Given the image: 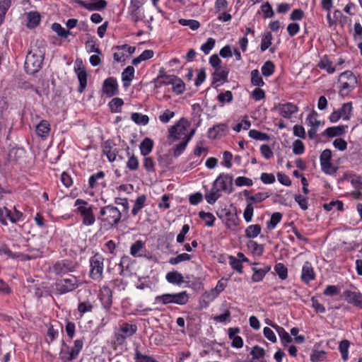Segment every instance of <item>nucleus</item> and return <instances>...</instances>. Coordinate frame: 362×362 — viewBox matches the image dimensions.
I'll use <instances>...</instances> for the list:
<instances>
[{
    "label": "nucleus",
    "mask_w": 362,
    "mask_h": 362,
    "mask_svg": "<svg viewBox=\"0 0 362 362\" xmlns=\"http://www.w3.org/2000/svg\"><path fill=\"white\" fill-rule=\"evenodd\" d=\"M45 54V47L42 41H37L31 45L25 62V71L29 74L38 72L42 67Z\"/></svg>",
    "instance_id": "obj_1"
},
{
    "label": "nucleus",
    "mask_w": 362,
    "mask_h": 362,
    "mask_svg": "<svg viewBox=\"0 0 362 362\" xmlns=\"http://www.w3.org/2000/svg\"><path fill=\"white\" fill-rule=\"evenodd\" d=\"M103 227L108 230L117 224L121 219V212L113 206L108 205L100 209L98 216Z\"/></svg>",
    "instance_id": "obj_2"
},
{
    "label": "nucleus",
    "mask_w": 362,
    "mask_h": 362,
    "mask_svg": "<svg viewBox=\"0 0 362 362\" xmlns=\"http://www.w3.org/2000/svg\"><path fill=\"white\" fill-rule=\"evenodd\" d=\"M189 300V294L187 291L179 293H166L155 297V303L163 305L168 304H176L178 305H186Z\"/></svg>",
    "instance_id": "obj_3"
},
{
    "label": "nucleus",
    "mask_w": 362,
    "mask_h": 362,
    "mask_svg": "<svg viewBox=\"0 0 362 362\" xmlns=\"http://www.w3.org/2000/svg\"><path fill=\"white\" fill-rule=\"evenodd\" d=\"M233 177L229 174H221L214 182V185L221 191H224L228 194L233 192Z\"/></svg>",
    "instance_id": "obj_4"
},
{
    "label": "nucleus",
    "mask_w": 362,
    "mask_h": 362,
    "mask_svg": "<svg viewBox=\"0 0 362 362\" xmlns=\"http://www.w3.org/2000/svg\"><path fill=\"white\" fill-rule=\"evenodd\" d=\"M88 205V202L81 199L75 202V206H77L76 211L83 218V224L85 226L90 225V206Z\"/></svg>",
    "instance_id": "obj_5"
},
{
    "label": "nucleus",
    "mask_w": 362,
    "mask_h": 362,
    "mask_svg": "<svg viewBox=\"0 0 362 362\" xmlns=\"http://www.w3.org/2000/svg\"><path fill=\"white\" fill-rule=\"evenodd\" d=\"M83 341L77 339L74 341V346L70 351L62 350L59 353V358L62 362H67L76 358L83 348Z\"/></svg>",
    "instance_id": "obj_6"
},
{
    "label": "nucleus",
    "mask_w": 362,
    "mask_h": 362,
    "mask_svg": "<svg viewBox=\"0 0 362 362\" xmlns=\"http://www.w3.org/2000/svg\"><path fill=\"white\" fill-rule=\"evenodd\" d=\"M75 278L64 279L57 281L54 284V290L58 294H64L73 291L76 287Z\"/></svg>",
    "instance_id": "obj_7"
},
{
    "label": "nucleus",
    "mask_w": 362,
    "mask_h": 362,
    "mask_svg": "<svg viewBox=\"0 0 362 362\" xmlns=\"http://www.w3.org/2000/svg\"><path fill=\"white\" fill-rule=\"evenodd\" d=\"M187 125V121L182 118L175 125L169 129V136L173 137L174 140L180 139L182 136L185 137Z\"/></svg>",
    "instance_id": "obj_8"
},
{
    "label": "nucleus",
    "mask_w": 362,
    "mask_h": 362,
    "mask_svg": "<svg viewBox=\"0 0 362 362\" xmlns=\"http://www.w3.org/2000/svg\"><path fill=\"white\" fill-rule=\"evenodd\" d=\"M98 299L105 309H109L112 303V293L111 289L105 285L100 288L98 291Z\"/></svg>",
    "instance_id": "obj_9"
},
{
    "label": "nucleus",
    "mask_w": 362,
    "mask_h": 362,
    "mask_svg": "<svg viewBox=\"0 0 362 362\" xmlns=\"http://www.w3.org/2000/svg\"><path fill=\"white\" fill-rule=\"evenodd\" d=\"M74 70L79 81L78 91L82 93L87 84V74L81 59H77L76 60Z\"/></svg>",
    "instance_id": "obj_10"
},
{
    "label": "nucleus",
    "mask_w": 362,
    "mask_h": 362,
    "mask_svg": "<svg viewBox=\"0 0 362 362\" xmlns=\"http://www.w3.org/2000/svg\"><path fill=\"white\" fill-rule=\"evenodd\" d=\"M317 112L313 110L306 119L308 124L310 127V129L308 132V136L310 139L315 138L319 126L324 124V122L317 119Z\"/></svg>",
    "instance_id": "obj_11"
},
{
    "label": "nucleus",
    "mask_w": 362,
    "mask_h": 362,
    "mask_svg": "<svg viewBox=\"0 0 362 362\" xmlns=\"http://www.w3.org/2000/svg\"><path fill=\"white\" fill-rule=\"evenodd\" d=\"M23 214L14 207V212L8 210L6 207L0 208V221L4 225H7L6 218H8L12 223H16L21 219Z\"/></svg>",
    "instance_id": "obj_12"
},
{
    "label": "nucleus",
    "mask_w": 362,
    "mask_h": 362,
    "mask_svg": "<svg viewBox=\"0 0 362 362\" xmlns=\"http://www.w3.org/2000/svg\"><path fill=\"white\" fill-rule=\"evenodd\" d=\"M75 264L69 260L57 262L52 267V271L57 275H64L69 272L74 271Z\"/></svg>",
    "instance_id": "obj_13"
},
{
    "label": "nucleus",
    "mask_w": 362,
    "mask_h": 362,
    "mask_svg": "<svg viewBox=\"0 0 362 362\" xmlns=\"http://www.w3.org/2000/svg\"><path fill=\"white\" fill-rule=\"evenodd\" d=\"M343 296L348 303L362 309V293L361 292L346 290L344 291Z\"/></svg>",
    "instance_id": "obj_14"
},
{
    "label": "nucleus",
    "mask_w": 362,
    "mask_h": 362,
    "mask_svg": "<svg viewBox=\"0 0 362 362\" xmlns=\"http://www.w3.org/2000/svg\"><path fill=\"white\" fill-rule=\"evenodd\" d=\"M92 259V279H99L103 276V259L99 258L96 254Z\"/></svg>",
    "instance_id": "obj_15"
},
{
    "label": "nucleus",
    "mask_w": 362,
    "mask_h": 362,
    "mask_svg": "<svg viewBox=\"0 0 362 362\" xmlns=\"http://www.w3.org/2000/svg\"><path fill=\"white\" fill-rule=\"evenodd\" d=\"M103 92L110 97L117 94L118 86L117 80L115 78L110 77L105 80L103 83Z\"/></svg>",
    "instance_id": "obj_16"
},
{
    "label": "nucleus",
    "mask_w": 362,
    "mask_h": 362,
    "mask_svg": "<svg viewBox=\"0 0 362 362\" xmlns=\"http://www.w3.org/2000/svg\"><path fill=\"white\" fill-rule=\"evenodd\" d=\"M240 332V329L239 327H230L228 330V337L231 342V346L237 349L242 348L243 346V340L237 334Z\"/></svg>",
    "instance_id": "obj_17"
},
{
    "label": "nucleus",
    "mask_w": 362,
    "mask_h": 362,
    "mask_svg": "<svg viewBox=\"0 0 362 362\" xmlns=\"http://www.w3.org/2000/svg\"><path fill=\"white\" fill-rule=\"evenodd\" d=\"M279 114L284 118H291L292 115L297 112L298 108L297 105L291 103H286L285 104L279 105L278 107Z\"/></svg>",
    "instance_id": "obj_18"
},
{
    "label": "nucleus",
    "mask_w": 362,
    "mask_h": 362,
    "mask_svg": "<svg viewBox=\"0 0 362 362\" xmlns=\"http://www.w3.org/2000/svg\"><path fill=\"white\" fill-rule=\"evenodd\" d=\"M227 130L228 127L226 124H218L208 130V137L209 139H215L218 136H224L226 134Z\"/></svg>",
    "instance_id": "obj_19"
},
{
    "label": "nucleus",
    "mask_w": 362,
    "mask_h": 362,
    "mask_svg": "<svg viewBox=\"0 0 362 362\" xmlns=\"http://www.w3.org/2000/svg\"><path fill=\"white\" fill-rule=\"evenodd\" d=\"M243 193L246 198L247 202L251 204L252 205H253L255 203L261 202L270 196L267 192H257L254 195H251L250 192L247 189H245Z\"/></svg>",
    "instance_id": "obj_20"
},
{
    "label": "nucleus",
    "mask_w": 362,
    "mask_h": 362,
    "mask_svg": "<svg viewBox=\"0 0 362 362\" xmlns=\"http://www.w3.org/2000/svg\"><path fill=\"white\" fill-rule=\"evenodd\" d=\"M350 79L351 80H348V81H338V82L341 84L339 87V93L341 95H346L349 94L356 87L358 83L357 79H354L352 77H351Z\"/></svg>",
    "instance_id": "obj_21"
},
{
    "label": "nucleus",
    "mask_w": 362,
    "mask_h": 362,
    "mask_svg": "<svg viewBox=\"0 0 362 362\" xmlns=\"http://www.w3.org/2000/svg\"><path fill=\"white\" fill-rule=\"evenodd\" d=\"M315 279V272L311 263L305 262L302 268L301 279L308 283Z\"/></svg>",
    "instance_id": "obj_22"
},
{
    "label": "nucleus",
    "mask_w": 362,
    "mask_h": 362,
    "mask_svg": "<svg viewBox=\"0 0 362 362\" xmlns=\"http://www.w3.org/2000/svg\"><path fill=\"white\" fill-rule=\"evenodd\" d=\"M228 73L229 70L226 67L216 69L214 72L212 74V83H216L220 81L227 82Z\"/></svg>",
    "instance_id": "obj_23"
},
{
    "label": "nucleus",
    "mask_w": 362,
    "mask_h": 362,
    "mask_svg": "<svg viewBox=\"0 0 362 362\" xmlns=\"http://www.w3.org/2000/svg\"><path fill=\"white\" fill-rule=\"evenodd\" d=\"M103 151L110 162H113L116 160L118 151L116 147L112 146L110 141H107L105 142Z\"/></svg>",
    "instance_id": "obj_24"
},
{
    "label": "nucleus",
    "mask_w": 362,
    "mask_h": 362,
    "mask_svg": "<svg viewBox=\"0 0 362 362\" xmlns=\"http://www.w3.org/2000/svg\"><path fill=\"white\" fill-rule=\"evenodd\" d=\"M4 255H5L6 258H13L21 261L30 260L34 258V257L24 255L20 252H13L12 250H0V256Z\"/></svg>",
    "instance_id": "obj_25"
},
{
    "label": "nucleus",
    "mask_w": 362,
    "mask_h": 362,
    "mask_svg": "<svg viewBox=\"0 0 362 362\" xmlns=\"http://www.w3.org/2000/svg\"><path fill=\"white\" fill-rule=\"evenodd\" d=\"M253 274L252 276V280L254 282H259L262 281L267 273H268L270 269V266H264L263 268L258 269L257 267H252Z\"/></svg>",
    "instance_id": "obj_26"
},
{
    "label": "nucleus",
    "mask_w": 362,
    "mask_h": 362,
    "mask_svg": "<svg viewBox=\"0 0 362 362\" xmlns=\"http://www.w3.org/2000/svg\"><path fill=\"white\" fill-rule=\"evenodd\" d=\"M134 76V68L128 66L122 73V79L124 88H128Z\"/></svg>",
    "instance_id": "obj_27"
},
{
    "label": "nucleus",
    "mask_w": 362,
    "mask_h": 362,
    "mask_svg": "<svg viewBox=\"0 0 362 362\" xmlns=\"http://www.w3.org/2000/svg\"><path fill=\"white\" fill-rule=\"evenodd\" d=\"M165 279L168 283L174 285H181L184 282L182 274L177 271L168 272Z\"/></svg>",
    "instance_id": "obj_28"
},
{
    "label": "nucleus",
    "mask_w": 362,
    "mask_h": 362,
    "mask_svg": "<svg viewBox=\"0 0 362 362\" xmlns=\"http://www.w3.org/2000/svg\"><path fill=\"white\" fill-rule=\"evenodd\" d=\"M346 128L347 126L344 125L328 127L322 133V135H327L328 137L341 136L344 134Z\"/></svg>",
    "instance_id": "obj_29"
},
{
    "label": "nucleus",
    "mask_w": 362,
    "mask_h": 362,
    "mask_svg": "<svg viewBox=\"0 0 362 362\" xmlns=\"http://www.w3.org/2000/svg\"><path fill=\"white\" fill-rule=\"evenodd\" d=\"M221 196L220 189L213 184L210 192L205 194V199L209 204H214Z\"/></svg>",
    "instance_id": "obj_30"
},
{
    "label": "nucleus",
    "mask_w": 362,
    "mask_h": 362,
    "mask_svg": "<svg viewBox=\"0 0 362 362\" xmlns=\"http://www.w3.org/2000/svg\"><path fill=\"white\" fill-rule=\"evenodd\" d=\"M272 327L276 329L277 332L281 343L284 346L287 344L291 343L293 341V339L290 337L288 333L284 329V328L277 325H272Z\"/></svg>",
    "instance_id": "obj_31"
},
{
    "label": "nucleus",
    "mask_w": 362,
    "mask_h": 362,
    "mask_svg": "<svg viewBox=\"0 0 362 362\" xmlns=\"http://www.w3.org/2000/svg\"><path fill=\"white\" fill-rule=\"evenodd\" d=\"M153 147V141L149 138H145L139 146L141 155L146 156L151 152Z\"/></svg>",
    "instance_id": "obj_32"
},
{
    "label": "nucleus",
    "mask_w": 362,
    "mask_h": 362,
    "mask_svg": "<svg viewBox=\"0 0 362 362\" xmlns=\"http://www.w3.org/2000/svg\"><path fill=\"white\" fill-rule=\"evenodd\" d=\"M49 131V124L46 120H42L36 127L37 134L42 138L46 137Z\"/></svg>",
    "instance_id": "obj_33"
},
{
    "label": "nucleus",
    "mask_w": 362,
    "mask_h": 362,
    "mask_svg": "<svg viewBox=\"0 0 362 362\" xmlns=\"http://www.w3.org/2000/svg\"><path fill=\"white\" fill-rule=\"evenodd\" d=\"M140 7L141 6H130L129 7L130 17L134 23L142 21L144 18V15L141 12Z\"/></svg>",
    "instance_id": "obj_34"
},
{
    "label": "nucleus",
    "mask_w": 362,
    "mask_h": 362,
    "mask_svg": "<svg viewBox=\"0 0 362 362\" xmlns=\"http://www.w3.org/2000/svg\"><path fill=\"white\" fill-rule=\"evenodd\" d=\"M27 27L34 28L40 23V16L37 12H30L27 15Z\"/></svg>",
    "instance_id": "obj_35"
},
{
    "label": "nucleus",
    "mask_w": 362,
    "mask_h": 362,
    "mask_svg": "<svg viewBox=\"0 0 362 362\" xmlns=\"http://www.w3.org/2000/svg\"><path fill=\"white\" fill-rule=\"evenodd\" d=\"M146 202V197L144 194L136 198L132 209V214L133 216H136L139 214L141 209L144 206Z\"/></svg>",
    "instance_id": "obj_36"
},
{
    "label": "nucleus",
    "mask_w": 362,
    "mask_h": 362,
    "mask_svg": "<svg viewBox=\"0 0 362 362\" xmlns=\"http://www.w3.org/2000/svg\"><path fill=\"white\" fill-rule=\"evenodd\" d=\"M321 69H325L328 74H333L335 71V67L332 66L331 61L327 57H323L317 64Z\"/></svg>",
    "instance_id": "obj_37"
},
{
    "label": "nucleus",
    "mask_w": 362,
    "mask_h": 362,
    "mask_svg": "<svg viewBox=\"0 0 362 362\" xmlns=\"http://www.w3.org/2000/svg\"><path fill=\"white\" fill-rule=\"evenodd\" d=\"M274 269L281 280H285L287 279L288 269L283 263H276Z\"/></svg>",
    "instance_id": "obj_38"
},
{
    "label": "nucleus",
    "mask_w": 362,
    "mask_h": 362,
    "mask_svg": "<svg viewBox=\"0 0 362 362\" xmlns=\"http://www.w3.org/2000/svg\"><path fill=\"white\" fill-rule=\"evenodd\" d=\"M119 330L125 334L126 337H129L136 332L137 327L136 325L124 323Z\"/></svg>",
    "instance_id": "obj_39"
},
{
    "label": "nucleus",
    "mask_w": 362,
    "mask_h": 362,
    "mask_svg": "<svg viewBox=\"0 0 362 362\" xmlns=\"http://www.w3.org/2000/svg\"><path fill=\"white\" fill-rule=\"evenodd\" d=\"M251 83L258 87H262L264 85V82L258 69H254L251 71Z\"/></svg>",
    "instance_id": "obj_40"
},
{
    "label": "nucleus",
    "mask_w": 362,
    "mask_h": 362,
    "mask_svg": "<svg viewBox=\"0 0 362 362\" xmlns=\"http://www.w3.org/2000/svg\"><path fill=\"white\" fill-rule=\"evenodd\" d=\"M350 346V342L346 340H342L339 345V349L341 355V358L346 361L349 358V348Z\"/></svg>",
    "instance_id": "obj_41"
},
{
    "label": "nucleus",
    "mask_w": 362,
    "mask_h": 362,
    "mask_svg": "<svg viewBox=\"0 0 362 362\" xmlns=\"http://www.w3.org/2000/svg\"><path fill=\"white\" fill-rule=\"evenodd\" d=\"M261 228L259 224L250 225L245 230V235L247 238H254L260 233Z\"/></svg>",
    "instance_id": "obj_42"
},
{
    "label": "nucleus",
    "mask_w": 362,
    "mask_h": 362,
    "mask_svg": "<svg viewBox=\"0 0 362 362\" xmlns=\"http://www.w3.org/2000/svg\"><path fill=\"white\" fill-rule=\"evenodd\" d=\"M340 113L341 117L344 120H349L351 117V113L352 110V104L351 103H344L342 107L338 110Z\"/></svg>",
    "instance_id": "obj_43"
},
{
    "label": "nucleus",
    "mask_w": 362,
    "mask_h": 362,
    "mask_svg": "<svg viewBox=\"0 0 362 362\" xmlns=\"http://www.w3.org/2000/svg\"><path fill=\"white\" fill-rule=\"evenodd\" d=\"M131 118L136 124L141 125H146L149 121V118L147 115L138 112L132 113Z\"/></svg>",
    "instance_id": "obj_44"
},
{
    "label": "nucleus",
    "mask_w": 362,
    "mask_h": 362,
    "mask_svg": "<svg viewBox=\"0 0 362 362\" xmlns=\"http://www.w3.org/2000/svg\"><path fill=\"white\" fill-rule=\"evenodd\" d=\"M52 29L54 31L58 36L60 37L66 38L69 35L71 34L69 30H65L64 28L61 26L60 24L54 23L52 25Z\"/></svg>",
    "instance_id": "obj_45"
},
{
    "label": "nucleus",
    "mask_w": 362,
    "mask_h": 362,
    "mask_svg": "<svg viewBox=\"0 0 362 362\" xmlns=\"http://www.w3.org/2000/svg\"><path fill=\"white\" fill-rule=\"evenodd\" d=\"M282 214L280 212L274 213L270 218V221L267 223V227L269 230L274 229L276 225L281 221Z\"/></svg>",
    "instance_id": "obj_46"
},
{
    "label": "nucleus",
    "mask_w": 362,
    "mask_h": 362,
    "mask_svg": "<svg viewBox=\"0 0 362 362\" xmlns=\"http://www.w3.org/2000/svg\"><path fill=\"white\" fill-rule=\"evenodd\" d=\"M186 282L187 286L195 291H199L204 289V285L200 278H193L192 280H188Z\"/></svg>",
    "instance_id": "obj_47"
},
{
    "label": "nucleus",
    "mask_w": 362,
    "mask_h": 362,
    "mask_svg": "<svg viewBox=\"0 0 362 362\" xmlns=\"http://www.w3.org/2000/svg\"><path fill=\"white\" fill-rule=\"evenodd\" d=\"M174 80H176V76L173 75L160 74L157 78V83L159 86L163 85H168L174 83Z\"/></svg>",
    "instance_id": "obj_48"
},
{
    "label": "nucleus",
    "mask_w": 362,
    "mask_h": 362,
    "mask_svg": "<svg viewBox=\"0 0 362 362\" xmlns=\"http://www.w3.org/2000/svg\"><path fill=\"white\" fill-rule=\"evenodd\" d=\"M123 100L119 98H115L109 103V107L112 112H121V107L123 105Z\"/></svg>",
    "instance_id": "obj_49"
},
{
    "label": "nucleus",
    "mask_w": 362,
    "mask_h": 362,
    "mask_svg": "<svg viewBox=\"0 0 362 362\" xmlns=\"http://www.w3.org/2000/svg\"><path fill=\"white\" fill-rule=\"evenodd\" d=\"M152 282L148 276L140 277L136 284V287L140 290H144L146 288L151 289Z\"/></svg>",
    "instance_id": "obj_50"
},
{
    "label": "nucleus",
    "mask_w": 362,
    "mask_h": 362,
    "mask_svg": "<svg viewBox=\"0 0 362 362\" xmlns=\"http://www.w3.org/2000/svg\"><path fill=\"white\" fill-rule=\"evenodd\" d=\"M219 295L213 288L208 292H205L202 295V300L205 302L204 307H207L209 303L216 299Z\"/></svg>",
    "instance_id": "obj_51"
},
{
    "label": "nucleus",
    "mask_w": 362,
    "mask_h": 362,
    "mask_svg": "<svg viewBox=\"0 0 362 362\" xmlns=\"http://www.w3.org/2000/svg\"><path fill=\"white\" fill-rule=\"evenodd\" d=\"M191 258H192V255H190L187 253H182V254L178 255L177 256H176L175 257H171L169 259L168 262L170 264L175 265L182 262L189 261L191 259Z\"/></svg>",
    "instance_id": "obj_52"
},
{
    "label": "nucleus",
    "mask_w": 362,
    "mask_h": 362,
    "mask_svg": "<svg viewBox=\"0 0 362 362\" xmlns=\"http://www.w3.org/2000/svg\"><path fill=\"white\" fill-rule=\"evenodd\" d=\"M199 218L205 221V224L207 226H212L216 219L214 216L209 212L200 211L199 213Z\"/></svg>",
    "instance_id": "obj_53"
},
{
    "label": "nucleus",
    "mask_w": 362,
    "mask_h": 362,
    "mask_svg": "<svg viewBox=\"0 0 362 362\" xmlns=\"http://www.w3.org/2000/svg\"><path fill=\"white\" fill-rule=\"evenodd\" d=\"M275 70V66L271 61H267L262 66V73L264 76H270Z\"/></svg>",
    "instance_id": "obj_54"
},
{
    "label": "nucleus",
    "mask_w": 362,
    "mask_h": 362,
    "mask_svg": "<svg viewBox=\"0 0 362 362\" xmlns=\"http://www.w3.org/2000/svg\"><path fill=\"white\" fill-rule=\"evenodd\" d=\"M272 35L270 32L265 33L262 39L260 49L262 52L267 50L272 45Z\"/></svg>",
    "instance_id": "obj_55"
},
{
    "label": "nucleus",
    "mask_w": 362,
    "mask_h": 362,
    "mask_svg": "<svg viewBox=\"0 0 362 362\" xmlns=\"http://www.w3.org/2000/svg\"><path fill=\"white\" fill-rule=\"evenodd\" d=\"M11 6V0H0V25L3 23L6 11Z\"/></svg>",
    "instance_id": "obj_56"
},
{
    "label": "nucleus",
    "mask_w": 362,
    "mask_h": 362,
    "mask_svg": "<svg viewBox=\"0 0 362 362\" xmlns=\"http://www.w3.org/2000/svg\"><path fill=\"white\" fill-rule=\"evenodd\" d=\"M249 136L254 139L259 140V141H267L269 139V136L268 134H267L265 133H262L256 129H251L249 132Z\"/></svg>",
    "instance_id": "obj_57"
},
{
    "label": "nucleus",
    "mask_w": 362,
    "mask_h": 362,
    "mask_svg": "<svg viewBox=\"0 0 362 362\" xmlns=\"http://www.w3.org/2000/svg\"><path fill=\"white\" fill-rule=\"evenodd\" d=\"M340 289L338 286L336 285H328L326 286L323 291V295L325 296H334L339 295Z\"/></svg>",
    "instance_id": "obj_58"
},
{
    "label": "nucleus",
    "mask_w": 362,
    "mask_h": 362,
    "mask_svg": "<svg viewBox=\"0 0 362 362\" xmlns=\"http://www.w3.org/2000/svg\"><path fill=\"white\" fill-rule=\"evenodd\" d=\"M322 170L327 175H334L337 168L334 167L331 161L320 163Z\"/></svg>",
    "instance_id": "obj_59"
},
{
    "label": "nucleus",
    "mask_w": 362,
    "mask_h": 362,
    "mask_svg": "<svg viewBox=\"0 0 362 362\" xmlns=\"http://www.w3.org/2000/svg\"><path fill=\"white\" fill-rule=\"evenodd\" d=\"M229 259V263L231 267L234 270L237 271L239 274H242L243 271L242 265L243 262H241V259H238L237 258L233 256H230Z\"/></svg>",
    "instance_id": "obj_60"
},
{
    "label": "nucleus",
    "mask_w": 362,
    "mask_h": 362,
    "mask_svg": "<svg viewBox=\"0 0 362 362\" xmlns=\"http://www.w3.org/2000/svg\"><path fill=\"white\" fill-rule=\"evenodd\" d=\"M179 23L182 25L189 26L192 30H197L200 26V23H199V21L192 19L187 20L181 18L179 20Z\"/></svg>",
    "instance_id": "obj_61"
},
{
    "label": "nucleus",
    "mask_w": 362,
    "mask_h": 362,
    "mask_svg": "<svg viewBox=\"0 0 362 362\" xmlns=\"http://www.w3.org/2000/svg\"><path fill=\"white\" fill-rule=\"evenodd\" d=\"M343 206H344L343 202L341 201H339V200L332 201L329 203L325 204L323 205L324 209L326 211H328L332 210L334 207H337V209L338 211H341V210H343Z\"/></svg>",
    "instance_id": "obj_62"
},
{
    "label": "nucleus",
    "mask_w": 362,
    "mask_h": 362,
    "mask_svg": "<svg viewBox=\"0 0 362 362\" xmlns=\"http://www.w3.org/2000/svg\"><path fill=\"white\" fill-rule=\"evenodd\" d=\"M155 161L151 157L145 156L144 159L143 166L145 170L148 173H154L155 172Z\"/></svg>",
    "instance_id": "obj_63"
},
{
    "label": "nucleus",
    "mask_w": 362,
    "mask_h": 362,
    "mask_svg": "<svg viewBox=\"0 0 362 362\" xmlns=\"http://www.w3.org/2000/svg\"><path fill=\"white\" fill-rule=\"evenodd\" d=\"M216 41L214 38L209 37L207 41L201 46V50L205 54H208L210 51L214 48Z\"/></svg>",
    "instance_id": "obj_64"
}]
</instances>
